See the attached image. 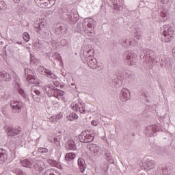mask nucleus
Wrapping results in <instances>:
<instances>
[{
	"label": "nucleus",
	"mask_w": 175,
	"mask_h": 175,
	"mask_svg": "<svg viewBox=\"0 0 175 175\" xmlns=\"http://www.w3.org/2000/svg\"><path fill=\"white\" fill-rule=\"evenodd\" d=\"M80 57L82 61H85L91 69H96L98 60L94 57V51L90 47L88 44H83L81 47Z\"/></svg>",
	"instance_id": "nucleus-1"
},
{
	"label": "nucleus",
	"mask_w": 175,
	"mask_h": 175,
	"mask_svg": "<svg viewBox=\"0 0 175 175\" xmlns=\"http://www.w3.org/2000/svg\"><path fill=\"white\" fill-rule=\"evenodd\" d=\"M161 33L162 40L165 42V43H169V42H170L172 39H173L174 29L170 25H165L161 29Z\"/></svg>",
	"instance_id": "nucleus-2"
},
{
	"label": "nucleus",
	"mask_w": 175,
	"mask_h": 175,
	"mask_svg": "<svg viewBox=\"0 0 175 175\" xmlns=\"http://www.w3.org/2000/svg\"><path fill=\"white\" fill-rule=\"evenodd\" d=\"M123 58L130 66L136 65V62H137V58L135 54V52L131 51H126L125 53H124Z\"/></svg>",
	"instance_id": "nucleus-3"
},
{
	"label": "nucleus",
	"mask_w": 175,
	"mask_h": 175,
	"mask_svg": "<svg viewBox=\"0 0 175 175\" xmlns=\"http://www.w3.org/2000/svg\"><path fill=\"white\" fill-rule=\"evenodd\" d=\"M88 147L94 157H100L103 154L102 148L97 144H90Z\"/></svg>",
	"instance_id": "nucleus-4"
},
{
	"label": "nucleus",
	"mask_w": 175,
	"mask_h": 175,
	"mask_svg": "<svg viewBox=\"0 0 175 175\" xmlns=\"http://www.w3.org/2000/svg\"><path fill=\"white\" fill-rule=\"evenodd\" d=\"M71 107L74 111H79L81 114H85V103L82 101L77 103H72Z\"/></svg>",
	"instance_id": "nucleus-5"
},
{
	"label": "nucleus",
	"mask_w": 175,
	"mask_h": 175,
	"mask_svg": "<svg viewBox=\"0 0 175 175\" xmlns=\"http://www.w3.org/2000/svg\"><path fill=\"white\" fill-rule=\"evenodd\" d=\"M94 136L91 132L83 133L79 135V140L81 143H91L94 142Z\"/></svg>",
	"instance_id": "nucleus-6"
},
{
	"label": "nucleus",
	"mask_w": 175,
	"mask_h": 175,
	"mask_svg": "<svg viewBox=\"0 0 175 175\" xmlns=\"http://www.w3.org/2000/svg\"><path fill=\"white\" fill-rule=\"evenodd\" d=\"M38 70L40 75H46V77L49 79H52V80H57V76L53 73L50 70L45 68L43 66H40Z\"/></svg>",
	"instance_id": "nucleus-7"
},
{
	"label": "nucleus",
	"mask_w": 175,
	"mask_h": 175,
	"mask_svg": "<svg viewBox=\"0 0 175 175\" xmlns=\"http://www.w3.org/2000/svg\"><path fill=\"white\" fill-rule=\"evenodd\" d=\"M14 79H15L14 81V84L15 85L16 88H18V94H20V95H21V96H23L25 100H29L28 98V94H27V93H25L23 89L20 88V79L17 78L16 74L14 75Z\"/></svg>",
	"instance_id": "nucleus-8"
},
{
	"label": "nucleus",
	"mask_w": 175,
	"mask_h": 175,
	"mask_svg": "<svg viewBox=\"0 0 175 175\" xmlns=\"http://www.w3.org/2000/svg\"><path fill=\"white\" fill-rule=\"evenodd\" d=\"M25 76L26 80L30 84H36V85L38 84V81L36 80L35 78H33V72H32V70L29 68H25Z\"/></svg>",
	"instance_id": "nucleus-9"
},
{
	"label": "nucleus",
	"mask_w": 175,
	"mask_h": 175,
	"mask_svg": "<svg viewBox=\"0 0 175 175\" xmlns=\"http://www.w3.org/2000/svg\"><path fill=\"white\" fill-rule=\"evenodd\" d=\"M161 131V129L158 125L157 124H152L150 126H146V129L145 130V134L146 136H152L154 133H157V132H159Z\"/></svg>",
	"instance_id": "nucleus-10"
},
{
	"label": "nucleus",
	"mask_w": 175,
	"mask_h": 175,
	"mask_svg": "<svg viewBox=\"0 0 175 175\" xmlns=\"http://www.w3.org/2000/svg\"><path fill=\"white\" fill-rule=\"evenodd\" d=\"M10 106L13 109V110H15L16 113H21V109L24 107V103H23V102L21 101L12 100L10 102Z\"/></svg>",
	"instance_id": "nucleus-11"
},
{
	"label": "nucleus",
	"mask_w": 175,
	"mask_h": 175,
	"mask_svg": "<svg viewBox=\"0 0 175 175\" xmlns=\"http://www.w3.org/2000/svg\"><path fill=\"white\" fill-rule=\"evenodd\" d=\"M33 169H35L37 172H43L46 169V164L43 161L36 160L33 163Z\"/></svg>",
	"instance_id": "nucleus-12"
},
{
	"label": "nucleus",
	"mask_w": 175,
	"mask_h": 175,
	"mask_svg": "<svg viewBox=\"0 0 175 175\" xmlns=\"http://www.w3.org/2000/svg\"><path fill=\"white\" fill-rule=\"evenodd\" d=\"M120 98L122 102H126L131 98V92L125 88H122L120 93Z\"/></svg>",
	"instance_id": "nucleus-13"
},
{
	"label": "nucleus",
	"mask_w": 175,
	"mask_h": 175,
	"mask_svg": "<svg viewBox=\"0 0 175 175\" xmlns=\"http://www.w3.org/2000/svg\"><path fill=\"white\" fill-rule=\"evenodd\" d=\"M31 94L33 99H35V94L37 95V96H40V98L43 96V94L40 91V88H39V85H33L31 86Z\"/></svg>",
	"instance_id": "nucleus-14"
},
{
	"label": "nucleus",
	"mask_w": 175,
	"mask_h": 175,
	"mask_svg": "<svg viewBox=\"0 0 175 175\" xmlns=\"http://www.w3.org/2000/svg\"><path fill=\"white\" fill-rule=\"evenodd\" d=\"M44 91L47 94L48 96H54L55 92V88L53 85H46L44 86Z\"/></svg>",
	"instance_id": "nucleus-15"
},
{
	"label": "nucleus",
	"mask_w": 175,
	"mask_h": 175,
	"mask_svg": "<svg viewBox=\"0 0 175 175\" xmlns=\"http://www.w3.org/2000/svg\"><path fill=\"white\" fill-rule=\"evenodd\" d=\"M0 79L3 80V81H10L12 80V75L5 70H0Z\"/></svg>",
	"instance_id": "nucleus-16"
},
{
	"label": "nucleus",
	"mask_w": 175,
	"mask_h": 175,
	"mask_svg": "<svg viewBox=\"0 0 175 175\" xmlns=\"http://www.w3.org/2000/svg\"><path fill=\"white\" fill-rule=\"evenodd\" d=\"M144 167L146 170H151L155 167V162L152 160L146 159L144 163Z\"/></svg>",
	"instance_id": "nucleus-17"
},
{
	"label": "nucleus",
	"mask_w": 175,
	"mask_h": 175,
	"mask_svg": "<svg viewBox=\"0 0 175 175\" xmlns=\"http://www.w3.org/2000/svg\"><path fill=\"white\" fill-rule=\"evenodd\" d=\"M33 161L31 159H24L21 161V163L23 167H28L29 169H32L33 166Z\"/></svg>",
	"instance_id": "nucleus-18"
},
{
	"label": "nucleus",
	"mask_w": 175,
	"mask_h": 175,
	"mask_svg": "<svg viewBox=\"0 0 175 175\" xmlns=\"http://www.w3.org/2000/svg\"><path fill=\"white\" fill-rule=\"evenodd\" d=\"M66 147L68 150H71L72 151H75L77 150L76 144L75 143V141L72 139H69L66 142Z\"/></svg>",
	"instance_id": "nucleus-19"
},
{
	"label": "nucleus",
	"mask_w": 175,
	"mask_h": 175,
	"mask_svg": "<svg viewBox=\"0 0 175 175\" xmlns=\"http://www.w3.org/2000/svg\"><path fill=\"white\" fill-rule=\"evenodd\" d=\"M6 161H8V152L1 150L0 152V163L3 164Z\"/></svg>",
	"instance_id": "nucleus-20"
},
{
	"label": "nucleus",
	"mask_w": 175,
	"mask_h": 175,
	"mask_svg": "<svg viewBox=\"0 0 175 175\" xmlns=\"http://www.w3.org/2000/svg\"><path fill=\"white\" fill-rule=\"evenodd\" d=\"M43 175H62L58 170L53 168L46 170L43 173Z\"/></svg>",
	"instance_id": "nucleus-21"
},
{
	"label": "nucleus",
	"mask_w": 175,
	"mask_h": 175,
	"mask_svg": "<svg viewBox=\"0 0 175 175\" xmlns=\"http://www.w3.org/2000/svg\"><path fill=\"white\" fill-rule=\"evenodd\" d=\"M78 166L80 169L81 173H83L84 172H85V167H87V166L85 165V161H84V159H78Z\"/></svg>",
	"instance_id": "nucleus-22"
},
{
	"label": "nucleus",
	"mask_w": 175,
	"mask_h": 175,
	"mask_svg": "<svg viewBox=\"0 0 175 175\" xmlns=\"http://www.w3.org/2000/svg\"><path fill=\"white\" fill-rule=\"evenodd\" d=\"M95 21L92 18H85L83 21V24H87L88 28H92L94 27Z\"/></svg>",
	"instance_id": "nucleus-23"
},
{
	"label": "nucleus",
	"mask_w": 175,
	"mask_h": 175,
	"mask_svg": "<svg viewBox=\"0 0 175 175\" xmlns=\"http://www.w3.org/2000/svg\"><path fill=\"white\" fill-rule=\"evenodd\" d=\"M21 132V129L18 127V129L12 128L10 129L8 132V136H16V135H19Z\"/></svg>",
	"instance_id": "nucleus-24"
},
{
	"label": "nucleus",
	"mask_w": 175,
	"mask_h": 175,
	"mask_svg": "<svg viewBox=\"0 0 175 175\" xmlns=\"http://www.w3.org/2000/svg\"><path fill=\"white\" fill-rule=\"evenodd\" d=\"M105 158L109 163H114V161L113 160V157H111V153H110V151H105Z\"/></svg>",
	"instance_id": "nucleus-25"
},
{
	"label": "nucleus",
	"mask_w": 175,
	"mask_h": 175,
	"mask_svg": "<svg viewBox=\"0 0 175 175\" xmlns=\"http://www.w3.org/2000/svg\"><path fill=\"white\" fill-rule=\"evenodd\" d=\"M10 98V93L8 92H1L0 91V99H3L4 100H8Z\"/></svg>",
	"instance_id": "nucleus-26"
},
{
	"label": "nucleus",
	"mask_w": 175,
	"mask_h": 175,
	"mask_svg": "<svg viewBox=\"0 0 175 175\" xmlns=\"http://www.w3.org/2000/svg\"><path fill=\"white\" fill-rule=\"evenodd\" d=\"M75 158H76V154L73 152L67 153L65 156L66 161H68V162H70V161H73Z\"/></svg>",
	"instance_id": "nucleus-27"
},
{
	"label": "nucleus",
	"mask_w": 175,
	"mask_h": 175,
	"mask_svg": "<svg viewBox=\"0 0 175 175\" xmlns=\"http://www.w3.org/2000/svg\"><path fill=\"white\" fill-rule=\"evenodd\" d=\"M64 95V92L61 91L60 90L55 88V93L53 94V96L55 98H57V99H59L62 96Z\"/></svg>",
	"instance_id": "nucleus-28"
},
{
	"label": "nucleus",
	"mask_w": 175,
	"mask_h": 175,
	"mask_svg": "<svg viewBox=\"0 0 175 175\" xmlns=\"http://www.w3.org/2000/svg\"><path fill=\"white\" fill-rule=\"evenodd\" d=\"M57 31L59 32V33H62V35H65V33L68 32V29H66L65 26L59 25L57 28Z\"/></svg>",
	"instance_id": "nucleus-29"
},
{
	"label": "nucleus",
	"mask_w": 175,
	"mask_h": 175,
	"mask_svg": "<svg viewBox=\"0 0 175 175\" xmlns=\"http://www.w3.org/2000/svg\"><path fill=\"white\" fill-rule=\"evenodd\" d=\"M67 118L69 121H73V120H77V118H79V116L75 113H71Z\"/></svg>",
	"instance_id": "nucleus-30"
},
{
	"label": "nucleus",
	"mask_w": 175,
	"mask_h": 175,
	"mask_svg": "<svg viewBox=\"0 0 175 175\" xmlns=\"http://www.w3.org/2000/svg\"><path fill=\"white\" fill-rule=\"evenodd\" d=\"M61 118H62V116L57 115V116H54L51 117L49 120L51 122H55V121H58V120H61Z\"/></svg>",
	"instance_id": "nucleus-31"
},
{
	"label": "nucleus",
	"mask_w": 175,
	"mask_h": 175,
	"mask_svg": "<svg viewBox=\"0 0 175 175\" xmlns=\"http://www.w3.org/2000/svg\"><path fill=\"white\" fill-rule=\"evenodd\" d=\"M6 10V3L3 1H0V14L3 13Z\"/></svg>",
	"instance_id": "nucleus-32"
},
{
	"label": "nucleus",
	"mask_w": 175,
	"mask_h": 175,
	"mask_svg": "<svg viewBox=\"0 0 175 175\" xmlns=\"http://www.w3.org/2000/svg\"><path fill=\"white\" fill-rule=\"evenodd\" d=\"M120 0H112L111 3L113 5V8L115 10H120V5H118V3H117Z\"/></svg>",
	"instance_id": "nucleus-33"
},
{
	"label": "nucleus",
	"mask_w": 175,
	"mask_h": 175,
	"mask_svg": "<svg viewBox=\"0 0 175 175\" xmlns=\"http://www.w3.org/2000/svg\"><path fill=\"white\" fill-rule=\"evenodd\" d=\"M53 143L56 147H60L61 146V142L59 139V137H54L53 139Z\"/></svg>",
	"instance_id": "nucleus-34"
},
{
	"label": "nucleus",
	"mask_w": 175,
	"mask_h": 175,
	"mask_svg": "<svg viewBox=\"0 0 175 175\" xmlns=\"http://www.w3.org/2000/svg\"><path fill=\"white\" fill-rule=\"evenodd\" d=\"M23 38L25 42H29V39H31V37L29 36V33H28L27 32H25L23 34Z\"/></svg>",
	"instance_id": "nucleus-35"
},
{
	"label": "nucleus",
	"mask_w": 175,
	"mask_h": 175,
	"mask_svg": "<svg viewBox=\"0 0 175 175\" xmlns=\"http://www.w3.org/2000/svg\"><path fill=\"white\" fill-rule=\"evenodd\" d=\"M38 151L40 154H47V152H49V149L46 148H38Z\"/></svg>",
	"instance_id": "nucleus-36"
},
{
	"label": "nucleus",
	"mask_w": 175,
	"mask_h": 175,
	"mask_svg": "<svg viewBox=\"0 0 175 175\" xmlns=\"http://www.w3.org/2000/svg\"><path fill=\"white\" fill-rule=\"evenodd\" d=\"M101 169L103 172H107L109 170V164L107 163L101 164Z\"/></svg>",
	"instance_id": "nucleus-37"
},
{
	"label": "nucleus",
	"mask_w": 175,
	"mask_h": 175,
	"mask_svg": "<svg viewBox=\"0 0 175 175\" xmlns=\"http://www.w3.org/2000/svg\"><path fill=\"white\" fill-rule=\"evenodd\" d=\"M160 16L161 17H163L164 21H166V20H167V17H168L167 12H166L165 11L164 12H161L160 13Z\"/></svg>",
	"instance_id": "nucleus-38"
},
{
	"label": "nucleus",
	"mask_w": 175,
	"mask_h": 175,
	"mask_svg": "<svg viewBox=\"0 0 175 175\" xmlns=\"http://www.w3.org/2000/svg\"><path fill=\"white\" fill-rule=\"evenodd\" d=\"M151 61L152 64H158V62H159V57H157V56H155L151 59Z\"/></svg>",
	"instance_id": "nucleus-39"
},
{
	"label": "nucleus",
	"mask_w": 175,
	"mask_h": 175,
	"mask_svg": "<svg viewBox=\"0 0 175 175\" xmlns=\"http://www.w3.org/2000/svg\"><path fill=\"white\" fill-rule=\"evenodd\" d=\"M66 16H67V18L69 21H73V16H72V13L70 12H67Z\"/></svg>",
	"instance_id": "nucleus-40"
},
{
	"label": "nucleus",
	"mask_w": 175,
	"mask_h": 175,
	"mask_svg": "<svg viewBox=\"0 0 175 175\" xmlns=\"http://www.w3.org/2000/svg\"><path fill=\"white\" fill-rule=\"evenodd\" d=\"M166 61L167 62L165 63V66H167V68H172V62H170V59L167 57Z\"/></svg>",
	"instance_id": "nucleus-41"
},
{
	"label": "nucleus",
	"mask_w": 175,
	"mask_h": 175,
	"mask_svg": "<svg viewBox=\"0 0 175 175\" xmlns=\"http://www.w3.org/2000/svg\"><path fill=\"white\" fill-rule=\"evenodd\" d=\"M30 62L31 64H34V65H38L39 60L36 59L35 57H31Z\"/></svg>",
	"instance_id": "nucleus-42"
},
{
	"label": "nucleus",
	"mask_w": 175,
	"mask_h": 175,
	"mask_svg": "<svg viewBox=\"0 0 175 175\" xmlns=\"http://www.w3.org/2000/svg\"><path fill=\"white\" fill-rule=\"evenodd\" d=\"M60 44L64 47H65V46H68V40L65 39L62 40V41L60 42Z\"/></svg>",
	"instance_id": "nucleus-43"
},
{
	"label": "nucleus",
	"mask_w": 175,
	"mask_h": 175,
	"mask_svg": "<svg viewBox=\"0 0 175 175\" xmlns=\"http://www.w3.org/2000/svg\"><path fill=\"white\" fill-rule=\"evenodd\" d=\"M37 50L38 51H40L41 50H43V45L42 44L38 43L36 44Z\"/></svg>",
	"instance_id": "nucleus-44"
},
{
	"label": "nucleus",
	"mask_w": 175,
	"mask_h": 175,
	"mask_svg": "<svg viewBox=\"0 0 175 175\" xmlns=\"http://www.w3.org/2000/svg\"><path fill=\"white\" fill-rule=\"evenodd\" d=\"M135 38H136V39H140L141 36H142V33L140 32H137L134 34Z\"/></svg>",
	"instance_id": "nucleus-45"
},
{
	"label": "nucleus",
	"mask_w": 175,
	"mask_h": 175,
	"mask_svg": "<svg viewBox=\"0 0 175 175\" xmlns=\"http://www.w3.org/2000/svg\"><path fill=\"white\" fill-rule=\"evenodd\" d=\"M91 124L93 126H98V121L96 120H92Z\"/></svg>",
	"instance_id": "nucleus-46"
},
{
	"label": "nucleus",
	"mask_w": 175,
	"mask_h": 175,
	"mask_svg": "<svg viewBox=\"0 0 175 175\" xmlns=\"http://www.w3.org/2000/svg\"><path fill=\"white\" fill-rule=\"evenodd\" d=\"M160 1H161V3H163V5H167V3H169V0H160Z\"/></svg>",
	"instance_id": "nucleus-47"
},
{
	"label": "nucleus",
	"mask_w": 175,
	"mask_h": 175,
	"mask_svg": "<svg viewBox=\"0 0 175 175\" xmlns=\"http://www.w3.org/2000/svg\"><path fill=\"white\" fill-rule=\"evenodd\" d=\"M55 44H56L55 41L52 40L51 44V46H52L53 47H54V48L57 47V45H56Z\"/></svg>",
	"instance_id": "nucleus-48"
},
{
	"label": "nucleus",
	"mask_w": 175,
	"mask_h": 175,
	"mask_svg": "<svg viewBox=\"0 0 175 175\" xmlns=\"http://www.w3.org/2000/svg\"><path fill=\"white\" fill-rule=\"evenodd\" d=\"M129 43L130 44V46H135V43H136V41H132V40H130L129 41Z\"/></svg>",
	"instance_id": "nucleus-49"
},
{
	"label": "nucleus",
	"mask_w": 175,
	"mask_h": 175,
	"mask_svg": "<svg viewBox=\"0 0 175 175\" xmlns=\"http://www.w3.org/2000/svg\"><path fill=\"white\" fill-rule=\"evenodd\" d=\"M48 1H49V3L51 6H53V5H55V1H51V0H48Z\"/></svg>",
	"instance_id": "nucleus-50"
},
{
	"label": "nucleus",
	"mask_w": 175,
	"mask_h": 175,
	"mask_svg": "<svg viewBox=\"0 0 175 175\" xmlns=\"http://www.w3.org/2000/svg\"><path fill=\"white\" fill-rule=\"evenodd\" d=\"M172 55L175 59V46L172 49Z\"/></svg>",
	"instance_id": "nucleus-51"
},
{
	"label": "nucleus",
	"mask_w": 175,
	"mask_h": 175,
	"mask_svg": "<svg viewBox=\"0 0 175 175\" xmlns=\"http://www.w3.org/2000/svg\"><path fill=\"white\" fill-rule=\"evenodd\" d=\"M40 3H42V5H44V6H47L49 5L47 2H43V1H41Z\"/></svg>",
	"instance_id": "nucleus-52"
},
{
	"label": "nucleus",
	"mask_w": 175,
	"mask_h": 175,
	"mask_svg": "<svg viewBox=\"0 0 175 175\" xmlns=\"http://www.w3.org/2000/svg\"><path fill=\"white\" fill-rule=\"evenodd\" d=\"M46 14H53V11H51V10L47 11Z\"/></svg>",
	"instance_id": "nucleus-53"
},
{
	"label": "nucleus",
	"mask_w": 175,
	"mask_h": 175,
	"mask_svg": "<svg viewBox=\"0 0 175 175\" xmlns=\"http://www.w3.org/2000/svg\"><path fill=\"white\" fill-rule=\"evenodd\" d=\"M55 55H56V57H57V58H61V55H59L58 53H55Z\"/></svg>",
	"instance_id": "nucleus-54"
},
{
	"label": "nucleus",
	"mask_w": 175,
	"mask_h": 175,
	"mask_svg": "<svg viewBox=\"0 0 175 175\" xmlns=\"http://www.w3.org/2000/svg\"><path fill=\"white\" fill-rule=\"evenodd\" d=\"M20 1H21V0H14V2L15 3H20Z\"/></svg>",
	"instance_id": "nucleus-55"
},
{
	"label": "nucleus",
	"mask_w": 175,
	"mask_h": 175,
	"mask_svg": "<svg viewBox=\"0 0 175 175\" xmlns=\"http://www.w3.org/2000/svg\"><path fill=\"white\" fill-rule=\"evenodd\" d=\"M35 1H36V3H38V2H40V3L43 2V0H35Z\"/></svg>",
	"instance_id": "nucleus-56"
},
{
	"label": "nucleus",
	"mask_w": 175,
	"mask_h": 175,
	"mask_svg": "<svg viewBox=\"0 0 175 175\" xmlns=\"http://www.w3.org/2000/svg\"><path fill=\"white\" fill-rule=\"evenodd\" d=\"M137 175H146V174L145 173H139Z\"/></svg>",
	"instance_id": "nucleus-57"
},
{
	"label": "nucleus",
	"mask_w": 175,
	"mask_h": 175,
	"mask_svg": "<svg viewBox=\"0 0 175 175\" xmlns=\"http://www.w3.org/2000/svg\"><path fill=\"white\" fill-rule=\"evenodd\" d=\"M17 44H23V42H16Z\"/></svg>",
	"instance_id": "nucleus-58"
},
{
	"label": "nucleus",
	"mask_w": 175,
	"mask_h": 175,
	"mask_svg": "<svg viewBox=\"0 0 175 175\" xmlns=\"http://www.w3.org/2000/svg\"><path fill=\"white\" fill-rule=\"evenodd\" d=\"M40 29H39V30H37V31H36V32H40Z\"/></svg>",
	"instance_id": "nucleus-59"
},
{
	"label": "nucleus",
	"mask_w": 175,
	"mask_h": 175,
	"mask_svg": "<svg viewBox=\"0 0 175 175\" xmlns=\"http://www.w3.org/2000/svg\"><path fill=\"white\" fill-rule=\"evenodd\" d=\"M63 76L65 77L66 76V74H65V75H64V74H63Z\"/></svg>",
	"instance_id": "nucleus-60"
},
{
	"label": "nucleus",
	"mask_w": 175,
	"mask_h": 175,
	"mask_svg": "<svg viewBox=\"0 0 175 175\" xmlns=\"http://www.w3.org/2000/svg\"><path fill=\"white\" fill-rule=\"evenodd\" d=\"M161 66H163V63H161Z\"/></svg>",
	"instance_id": "nucleus-61"
},
{
	"label": "nucleus",
	"mask_w": 175,
	"mask_h": 175,
	"mask_svg": "<svg viewBox=\"0 0 175 175\" xmlns=\"http://www.w3.org/2000/svg\"><path fill=\"white\" fill-rule=\"evenodd\" d=\"M71 85H75V83H71Z\"/></svg>",
	"instance_id": "nucleus-62"
},
{
	"label": "nucleus",
	"mask_w": 175,
	"mask_h": 175,
	"mask_svg": "<svg viewBox=\"0 0 175 175\" xmlns=\"http://www.w3.org/2000/svg\"><path fill=\"white\" fill-rule=\"evenodd\" d=\"M124 43H127V41H126V40L124 41Z\"/></svg>",
	"instance_id": "nucleus-63"
},
{
	"label": "nucleus",
	"mask_w": 175,
	"mask_h": 175,
	"mask_svg": "<svg viewBox=\"0 0 175 175\" xmlns=\"http://www.w3.org/2000/svg\"><path fill=\"white\" fill-rule=\"evenodd\" d=\"M161 61H162V62H163V59H161Z\"/></svg>",
	"instance_id": "nucleus-64"
}]
</instances>
